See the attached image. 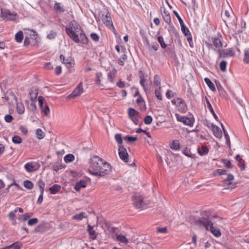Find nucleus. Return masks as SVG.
Wrapping results in <instances>:
<instances>
[{"label":"nucleus","mask_w":249,"mask_h":249,"mask_svg":"<svg viewBox=\"0 0 249 249\" xmlns=\"http://www.w3.org/2000/svg\"><path fill=\"white\" fill-rule=\"evenodd\" d=\"M89 164V172L96 177L108 175L112 171L110 164L97 156L90 159Z\"/></svg>","instance_id":"nucleus-1"},{"label":"nucleus","mask_w":249,"mask_h":249,"mask_svg":"<svg viewBox=\"0 0 249 249\" xmlns=\"http://www.w3.org/2000/svg\"><path fill=\"white\" fill-rule=\"evenodd\" d=\"M66 31L69 37L75 43L80 42L87 44L89 40L86 35L82 31L80 25L75 20H72L69 26L66 28Z\"/></svg>","instance_id":"nucleus-2"},{"label":"nucleus","mask_w":249,"mask_h":249,"mask_svg":"<svg viewBox=\"0 0 249 249\" xmlns=\"http://www.w3.org/2000/svg\"><path fill=\"white\" fill-rule=\"evenodd\" d=\"M210 213L207 211H203L201 213V217L195 221V224L198 226L204 227L208 231H210L215 236L218 237L221 235V232L219 229L214 228L211 218L209 217Z\"/></svg>","instance_id":"nucleus-3"},{"label":"nucleus","mask_w":249,"mask_h":249,"mask_svg":"<svg viewBox=\"0 0 249 249\" xmlns=\"http://www.w3.org/2000/svg\"><path fill=\"white\" fill-rule=\"evenodd\" d=\"M139 77L140 79V84L142 86L144 90L146 91L147 90H149L150 88V84L148 83V79L147 78V76H145L144 74L142 72V71H140L139 72Z\"/></svg>","instance_id":"nucleus-4"},{"label":"nucleus","mask_w":249,"mask_h":249,"mask_svg":"<svg viewBox=\"0 0 249 249\" xmlns=\"http://www.w3.org/2000/svg\"><path fill=\"white\" fill-rule=\"evenodd\" d=\"M128 114L129 118L133 121L135 124L139 123V113L133 108H129L128 109Z\"/></svg>","instance_id":"nucleus-5"},{"label":"nucleus","mask_w":249,"mask_h":249,"mask_svg":"<svg viewBox=\"0 0 249 249\" xmlns=\"http://www.w3.org/2000/svg\"><path fill=\"white\" fill-rule=\"evenodd\" d=\"M178 121L183 123L185 125L189 126H192L195 120L193 118H189L185 116H180L178 114H176Z\"/></svg>","instance_id":"nucleus-6"},{"label":"nucleus","mask_w":249,"mask_h":249,"mask_svg":"<svg viewBox=\"0 0 249 249\" xmlns=\"http://www.w3.org/2000/svg\"><path fill=\"white\" fill-rule=\"evenodd\" d=\"M133 203L135 207L138 209L143 208L146 205V204L144 202L142 197L138 195L134 196Z\"/></svg>","instance_id":"nucleus-7"},{"label":"nucleus","mask_w":249,"mask_h":249,"mask_svg":"<svg viewBox=\"0 0 249 249\" xmlns=\"http://www.w3.org/2000/svg\"><path fill=\"white\" fill-rule=\"evenodd\" d=\"M83 91L82 83H80L72 93L68 96V98L70 99L78 97L83 92Z\"/></svg>","instance_id":"nucleus-8"},{"label":"nucleus","mask_w":249,"mask_h":249,"mask_svg":"<svg viewBox=\"0 0 249 249\" xmlns=\"http://www.w3.org/2000/svg\"><path fill=\"white\" fill-rule=\"evenodd\" d=\"M172 103L176 105V106L178 107V110L180 112H185L186 110V106L181 99L178 98L176 100H172Z\"/></svg>","instance_id":"nucleus-9"},{"label":"nucleus","mask_w":249,"mask_h":249,"mask_svg":"<svg viewBox=\"0 0 249 249\" xmlns=\"http://www.w3.org/2000/svg\"><path fill=\"white\" fill-rule=\"evenodd\" d=\"M119 155L121 159L124 162H127L128 161V154L126 149L123 145H121L119 147Z\"/></svg>","instance_id":"nucleus-10"},{"label":"nucleus","mask_w":249,"mask_h":249,"mask_svg":"<svg viewBox=\"0 0 249 249\" xmlns=\"http://www.w3.org/2000/svg\"><path fill=\"white\" fill-rule=\"evenodd\" d=\"M228 9H226L224 11V15H223V20L224 22L227 24V22L231 23L232 20V15H231L230 12L232 13L231 9L228 5ZM233 15L232 13H231ZM227 26V24H226Z\"/></svg>","instance_id":"nucleus-11"},{"label":"nucleus","mask_w":249,"mask_h":249,"mask_svg":"<svg viewBox=\"0 0 249 249\" xmlns=\"http://www.w3.org/2000/svg\"><path fill=\"white\" fill-rule=\"evenodd\" d=\"M1 15L2 17L6 18L8 20H13L15 19L16 14L11 13L9 10L1 9Z\"/></svg>","instance_id":"nucleus-12"},{"label":"nucleus","mask_w":249,"mask_h":249,"mask_svg":"<svg viewBox=\"0 0 249 249\" xmlns=\"http://www.w3.org/2000/svg\"><path fill=\"white\" fill-rule=\"evenodd\" d=\"M161 12L162 13V15L163 18L164 20L168 24H170L171 23V19L169 14V13L166 11L165 7H161Z\"/></svg>","instance_id":"nucleus-13"},{"label":"nucleus","mask_w":249,"mask_h":249,"mask_svg":"<svg viewBox=\"0 0 249 249\" xmlns=\"http://www.w3.org/2000/svg\"><path fill=\"white\" fill-rule=\"evenodd\" d=\"M102 20L107 26L111 27L113 26L112 19L108 13H107L106 15L102 16Z\"/></svg>","instance_id":"nucleus-14"},{"label":"nucleus","mask_w":249,"mask_h":249,"mask_svg":"<svg viewBox=\"0 0 249 249\" xmlns=\"http://www.w3.org/2000/svg\"><path fill=\"white\" fill-rule=\"evenodd\" d=\"M213 133L215 137L221 138L222 137V132L217 126L212 125Z\"/></svg>","instance_id":"nucleus-15"},{"label":"nucleus","mask_w":249,"mask_h":249,"mask_svg":"<svg viewBox=\"0 0 249 249\" xmlns=\"http://www.w3.org/2000/svg\"><path fill=\"white\" fill-rule=\"evenodd\" d=\"M24 168L28 172H33L37 169L36 165L34 164L32 162H28L26 163L24 165Z\"/></svg>","instance_id":"nucleus-16"},{"label":"nucleus","mask_w":249,"mask_h":249,"mask_svg":"<svg viewBox=\"0 0 249 249\" xmlns=\"http://www.w3.org/2000/svg\"><path fill=\"white\" fill-rule=\"evenodd\" d=\"M29 95L31 100L35 101L38 95L37 89L35 87H32L30 90Z\"/></svg>","instance_id":"nucleus-17"},{"label":"nucleus","mask_w":249,"mask_h":249,"mask_svg":"<svg viewBox=\"0 0 249 249\" xmlns=\"http://www.w3.org/2000/svg\"><path fill=\"white\" fill-rule=\"evenodd\" d=\"M86 182L84 180H81L75 184L74 188L77 191H79L81 189V188H86Z\"/></svg>","instance_id":"nucleus-18"},{"label":"nucleus","mask_w":249,"mask_h":249,"mask_svg":"<svg viewBox=\"0 0 249 249\" xmlns=\"http://www.w3.org/2000/svg\"><path fill=\"white\" fill-rule=\"evenodd\" d=\"M115 240L124 244L128 243V239L125 236L122 234H117Z\"/></svg>","instance_id":"nucleus-19"},{"label":"nucleus","mask_w":249,"mask_h":249,"mask_svg":"<svg viewBox=\"0 0 249 249\" xmlns=\"http://www.w3.org/2000/svg\"><path fill=\"white\" fill-rule=\"evenodd\" d=\"M88 231L91 238L93 240L96 238L95 231L93 230V228L92 226H90V225H88Z\"/></svg>","instance_id":"nucleus-20"},{"label":"nucleus","mask_w":249,"mask_h":249,"mask_svg":"<svg viewBox=\"0 0 249 249\" xmlns=\"http://www.w3.org/2000/svg\"><path fill=\"white\" fill-rule=\"evenodd\" d=\"M61 189V186L58 184H54L49 188V191L52 194H55L57 193Z\"/></svg>","instance_id":"nucleus-21"},{"label":"nucleus","mask_w":249,"mask_h":249,"mask_svg":"<svg viewBox=\"0 0 249 249\" xmlns=\"http://www.w3.org/2000/svg\"><path fill=\"white\" fill-rule=\"evenodd\" d=\"M205 100H206L207 105L208 106V108L210 110V112L212 113V114L213 116V117H214V118L217 120L218 119V117L215 113L210 102H209L208 99L206 97H205Z\"/></svg>","instance_id":"nucleus-22"},{"label":"nucleus","mask_w":249,"mask_h":249,"mask_svg":"<svg viewBox=\"0 0 249 249\" xmlns=\"http://www.w3.org/2000/svg\"><path fill=\"white\" fill-rule=\"evenodd\" d=\"M204 81L211 90L213 91H215L216 90L214 84L209 78H205L204 79Z\"/></svg>","instance_id":"nucleus-23"},{"label":"nucleus","mask_w":249,"mask_h":249,"mask_svg":"<svg viewBox=\"0 0 249 249\" xmlns=\"http://www.w3.org/2000/svg\"><path fill=\"white\" fill-rule=\"evenodd\" d=\"M17 110L18 113L19 114H22L24 112L25 108L22 103H17Z\"/></svg>","instance_id":"nucleus-24"},{"label":"nucleus","mask_w":249,"mask_h":249,"mask_svg":"<svg viewBox=\"0 0 249 249\" xmlns=\"http://www.w3.org/2000/svg\"><path fill=\"white\" fill-rule=\"evenodd\" d=\"M87 215H86L85 213H80L78 214H76L73 215L72 217L73 219H76L77 220H81L83 218L87 217Z\"/></svg>","instance_id":"nucleus-25"},{"label":"nucleus","mask_w":249,"mask_h":249,"mask_svg":"<svg viewBox=\"0 0 249 249\" xmlns=\"http://www.w3.org/2000/svg\"><path fill=\"white\" fill-rule=\"evenodd\" d=\"M170 147L174 150H177L179 148V142L178 140H175L170 143Z\"/></svg>","instance_id":"nucleus-26"},{"label":"nucleus","mask_w":249,"mask_h":249,"mask_svg":"<svg viewBox=\"0 0 249 249\" xmlns=\"http://www.w3.org/2000/svg\"><path fill=\"white\" fill-rule=\"evenodd\" d=\"M23 39V34L22 31H19L15 35V40L17 42L20 43Z\"/></svg>","instance_id":"nucleus-27"},{"label":"nucleus","mask_w":249,"mask_h":249,"mask_svg":"<svg viewBox=\"0 0 249 249\" xmlns=\"http://www.w3.org/2000/svg\"><path fill=\"white\" fill-rule=\"evenodd\" d=\"M182 153L185 156L192 158H194L195 156V154H192L190 151V149L187 147L183 150Z\"/></svg>","instance_id":"nucleus-28"},{"label":"nucleus","mask_w":249,"mask_h":249,"mask_svg":"<svg viewBox=\"0 0 249 249\" xmlns=\"http://www.w3.org/2000/svg\"><path fill=\"white\" fill-rule=\"evenodd\" d=\"M37 185L39 187L41 193H42V194H43L44 191V187L45 185V183L43 181V180L41 179H39L37 182Z\"/></svg>","instance_id":"nucleus-29"},{"label":"nucleus","mask_w":249,"mask_h":249,"mask_svg":"<svg viewBox=\"0 0 249 249\" xmlns=\"http://www.w3.org/2000/svg\"><path fill=\"white\" fill-rule=\"evenodd\" d=\"M74 159L75 157L74 155L71 154H68L64 157V160L66 163L73 161L74 160Z\"/></svg>","instance_id":"nucleus-30"},{"label":"nucleus","mask_w":249,"mask_h":249,"mask_svg":"<svg viewBox=\"0 0 249 249\" xmlns=\"http://www.w3.org/2000/svg\"><path fill=\"white\" fill-rule=\"evenodd\" d=\"M197 150L198 154L201 156H203L205 154H206L207 153H208L209 151L208 148L205 146H202L201 149L198 148Z\"/></svg>","instance_id":"nucleus-31"},{"label":"nucleus","mask_w":249,"mask_h":249,"mask_svg":"<svg viewBox=\"0 0 249 249\" xmlns=\"http://www.w3.org/2000/svg\"><path fill=\"white\" fill-rule=\"evenodd\" d=\"M213 44L216 48L222 47V42L220 38H213Z\"/></svg>","instance_id":"nucleus-32"},{"label":"nucleus","mask_w":249,"mask_h":249,"mask_svg":"<svg viewBox=\"0 0 249 249\" xmlns=\"http://www.w3.org/2000/svg\"><path fill=\"white\" fill-rule=\"evenodd\" d=\"M63 63L65 64L69 69L71 68L74 64L73 61L70 59H65L64 61H63Z\"/></svg>","instance_id":"nucleus-33"},{"label":"nucleus","mask_w":249,"mask_h":249,"mask_svg":"<svg viewBox=\"0 0 249 249\" xmlns=\"http://www.w3.org/2000/svg\"><path fill=\"white\" fill-rule=\"evenodd\" d=\"M243 61L247 64L249 63V48L244 51V58Z\"/></svg>","instance_id":"nucleus-34"},{"label":"nucleus","mask_w":249,"mask_h":249,"mask_svg":"<svg viewBox=\"0 0 249 249\" xmlns=\"http://www.w3.org/2000/svg\"><path fill=\"white\" fill-rule=\"evenodd\" d=\"M182 32L185 34V36H191L190 31L185 26L184 24L183 23L180 24Z\"/></svg>","instance_id":"nucleus-35"},{"label":"nucleus","mask_w":249,"mask_h":249,"mask_svg":"<svg viewBox=\"0 0 249 249\" xmlns=\"http://www.w3.org/2000/svg\"><path fill=\"white\" fill-rule=\"evenodd\" d=\"M155 93L156 97L160 100H162V96L160 93V87L156 88Z\"/></svg>","instance_id":"nucleus-36"},{"label":"nucleus","mask_w":249,"mask_h":249,"mask_svg":"<svg viewBox=\"0 0 249 249\" xmlns=\"http://www.w3.org/2000/svg\"><path fill=\"white\" fill-rule=\"evenodd\" d=\"M24 186L29 190L32 189L34 187L33 183L28 180H26L24 181Z\"/></svg>","instance_id":"nucleus-37"},{"label":"nucleus","mask_w":249,"mask_h":249,"mask_svg":"<svg viewBox=\"0 0 249 249\" xmlns=\"http://www.w3.org/2000/svg\"><path fill=\"white\" fill-rule=\"evenodd\" d=\"M28 108L33 111L35 112L36 110V107L35 103V101H32V102L30 104V105L28 106Z\"/></svg>","instance_id":"nucleus-38"},{"label":"nucleus","mask_w":249,"mask_h":249,"mask_svg":"<svg viewBox=\"0 0 249 249\" xmlns=\"http://www.w3.org/2000/svg\"><path fill=\"white\" fill-rule=\"evenodd\" d=\"M45 227L44 225H39L37 226L35 229V232H43L45 231Z\"/></svg>","instance_id":"nucleus-39"},{"label":"nucleus","mask_w":249,"mask_h":249,"mask_svg":"<svg viewBox=\"0 0 249 249\" xmlns=\"http://www.w3.org/2000/svg\"><path fill=\"white\" fill-rule=\"evenodd\" d=\"M154 84L156 86V88L160 87V79L158 75L154 76Z\"/></svg>","instance_id":"nucleus-40"},{"label":"nucleus","mask_w":249,"mask_h":249,"mask_svg":"<svg viewBox=\"0 0 249 249\" xmlns=\"http://www.w3.org/2000/svg\"><path fill=\"white\" fill-rule=\"evenodd\" d=\"M222 128L223 129V131H224V136L225 137V139L226 140V143L229 146V148H231V143H230V137L228 134V133L225 131L223 125H222Z\"/></svg>","instance_id":"nucleus-41"},{"label":"nucleus","mask_w":249,"mask_h":249,"mask_svg":"<svg viewBox=\"0 0 249 249\" xmlns=\"http://www.w3.org/2000/svg\"><path fill=\"white\" fill-rule=\"evenodd\" d=\"M36 135L37 138L38 139H42L44 137V133L43 132L42 130L40 128H38L36 130Z\"/></svg>","instance_id":"nucleus-42"},{"label":"nucleus","mask_w":249,"mask_h":249,"mask_svg":"<svg viewBox=\"0 0 249 249\" xmlns=\"http://www.w3.org/2000/svg\"><path fill=\"white\" fill-rule=\"evenodd\" d=\"M222 162L225 165V166L229 168H231L233 167V165L231 164V161L227 159L222 160Z\"/></svg>","instance_id":"nucleus-43"},{"label":"nucleus","mask_w":249,"mask_h":249,"mask_svg":"<svg viewBox=\"0 0 249 249\" xmlns=\"http://www.w3.org/2000/svg\"><path fill=\"white\" fill-rule=\"evenodd\" d=\"M12 142L15 144H19L22 142V139L18 136H15L12 138Z\"/></svg>","instance_id":"nucleus-44"},{"label":"nucleus","mask_w":249,"mask_h":249,"mask_svg":"<svg viewBox=\"0 0 249 249\" xmlns=\"http://www.w3.org/2000/svg\"><path fill=\"white\" fill-rule=\"evenodd\" d=\"M227 62L225 60L222 61L220 63V69L222 71H225L226 70Z\"/></svg>","instance_id":"nucleus-45"},{"label":"nucleus","mask_w":249,"mask_h":249,"mask_svg":"<svg viewBox=\"0 0 249 249\" xmlns=\"http://www.w3.org/2000/svg\"><path fill=\"white\" fill-rule=\"evenodd\" d=\"M124 140H127L129 142H133L136 141L138 139L137 137H132V136H126L124 137Z\"/></svg>","instance_id":"nucleus-46"},{"label":"nucleus","mask_w":249,"mask_h":249,"mask_svg":"<svg viewBox=\"0 0 249 249\" xmlns=\"http://www.w3.org/2000/svg\"><path fill=\"white\" fill-rule=\"evenodd\" d=\"M38 104L40 109H42L43 107V103L45 99L43 97L40 96L38 97Z\"/></svg>","instance_id":"nucleus-47"},{"label":"nucleus","mask_w":249,"mask_h":249,"mask_svg":"<svg viewBox=\"0 0 249 249\" xmlns=\"http://www.w3.org/2000/svg\"><path fill=\"white\" fill-rule=\"evenodd\" d=\"M127 59V55L125 54H124L122 55L121 57L119 59L118 64L121 66H124V60H125Z\"/></svg>","instance_id":"nucleus-48"},{"label":"nucleus","mask_w":249,"mask_h":249,"mask_svg":"<svg viewBox=\"0 0 249 249\" xmlns=\"http://www.w3.org/2000/svg\"><path fill=\"white\" fill-rule=\"evenodd\" d=\"M235 159L237 161H238L239 163H241L242 164V170H244L245 169V165L244 164V163H243V162L244 161L241 158V157L239 155H237L236 157H235Z\"/></svg>","instance_id":"nucleus-49"},{"label":"nucleus","mask_w":249,"mask_h":249,"mask_svg":"<svg viewBox=\"0 0 249 249\" xmlns=\"http://www.w3.org/2000/svg\"><path fill=\"white\" fill-rule=\"evenodd\" d=\"M115 139L119 144H122L123 139L122 138V135L120 134H116L115 136Z\"/></svg>","instance_id":"nucleus-50"},{"label":"nucleus","mask_w":249,"mask_h":249,"mask_svg":"<svg viewBox=\"0 0 249 249\" xmlns=\"http://www.w3.org/2000/svg\"><path fill=\"white\" fill-rule=\"evenodd\" d=\"M38 222V219L36 218L30 219L28 220L27 224L29 226H33L36 224Z\"/></svg>","instance_id":"nucleus-51"},{"label":"nucleus","mask_w":249,"mask_h":249,"mask_svg":"<svg viewBox=\"0 0 249 249\" xmlns=\"http://www.w3.org/2000/svg\"><path fill=\"white\" fill-rule=\"evenodd\" d=\"M158 39L160 44L161 47L162 48H165L166 47V45L164 43L163 38L162 36H159Z\"/></svg>","instance_id":"nucleus-52"},{"label":"nucleus","mask_w":249,"mask_h":249,"mask_svg":"<svg viewBox=\"0 0 249 249\" xmlns=\"http://www.w3.org/2000/svg\"><path fill=\"white\" fill-rule=\"evenodd\" d=\"M152 121V118L151 116L147 115L144 119V122L146 124H149L151 123Z\"/></svg>","instance_id":"nucleus-53"},{"label":"nucleus","mask_w":249,"mask_h":249,"mask_svg":"<svg viewBox=\"0 0 249 249\" xmlns=\"http://www.w3.org/2000/svg\"><path fill=\"white\" fill-rule=\"evenodd\" d=\"M54 7L57 12H62L64 11L63 9L61 7L59 3H56Z\"/></svg>","instance_id":"nucleus-54"},{"label":"nucleus","mask_w":249,"mask_h":249,"mask_svg":"<svg viewBox=\"0 0 249 249\" xmlns=\"http://www.w3.org/2000/svg\"><path fill=\"white\" fill-rule=\"evenodd\" d=\"M42 112H44V114L46 116H48L50 113V108L47 105H45V108L43 107L41 109Z\"/></svg>","instance_id":"nucleus-55"},{"label":"nucleus","mask_w":249,"mask_h":249,"mask_svg":"<svg viewBox=\"0 0 249 249\" xmlns=\"http://www.w3.org/2000/svg\"><path fill=\"white\" fill-rule=\"evenodd\" d=\"M11 249H20V245L19 243L16 242L10 245Z\"/></svg>","instance_id":"nucleus-56"},{"label":"nucleus","mask_w":249,"mask_h":249,"mask_svg":"<svg viewBox=\"0 0 249 249\" xmlns=\"http://www.w3.org/2000/svg\"><path fill=\"white\" fill-rule=\"evenodd\" d=\"M18 212V209H16L14 211L11 212L9 213V217L11 220H14V218L16 216V213Z\"/></svg>","instance_id":"nucleus-57"},{"label":"nucleus","mask_w":249,"mask_h":249,"mask_svg":"<svg viewBox=\"0 0 249 249\" xmlns=\"http://www.w3.org/2000/svg\"><path fill=\"white\" fill-rule=\"evenodd\" d=\"M65 167L62 164L60 165H55L53 166V170L56 172H58L60 169L63 168Z\"/></svg>","instance_id":"nucleus-58"},{"label":"nucleus","mask_w":249,"mask_h":249,"mask_svg":"<svg viewBox=\"0 0 249 249\" xmlns=\"http://www.w3.org/2000/svg\"><path fill=\"white\" fill-rule=\"evenodd\" d=\"M13 119V117L12 115L8 114L5 116L4 120L7 123H10Z\"/></svg>","instance_id":"nucleus-59"},{"label":"nucleus","mask_w":249,"mask_h":249,"mask_svg":"<svg viewBox=\"0 0 249 249\" xmlns=\"http://www.w3.org/2000/svg\"><path fill=\"white\" fill-rule=\"evenodd\" d=\"M90 37L92 40H93L95 41H98L99 40V36L98 35L95 33L91 34Z\"/></svg>","instance_id":"nucleus-60"},{"label":"nucleus","mask_w":249,"mask_h":249,"mask_svg":"<svg viewBox=\"0 0 249 249\" xmlns=\"http://www.w3.org/2000/svg\"><path fill=\"white\" fill-rule=\"evenodd\" d=\"M157 231H158V232H160V233H166L167 232V229L166 227H163V228L158 227Z\"/></svg>","instance_id":"nucleus-61"},{"label":"nucleus","mask_w":249,"mask_h":249,"mask_svg":"<svg viewBox=\"0 0 249 249\" xmlns=\"http://www.w3.org/2000/svg\"><path fill=\"white\" fill-rule=\"evenodd\" d=\"M173 13L174 14V15L176 16V17L178 19L180 24H182L183 23V21L182 19H181V17L179 16V15L177 13V12L176 11H174Z\"/></svg>","instance_id":"nucleus-62"},{"label":"nucleus","mask_w":249,"mask_h":249,"mask_svg":"<svg viewBox=\"0 0 249 249\" xmlns=\"http://www.w3.org/2000/svg\"><path fill=\"white\" fill-rule=\"evenodd\" d=\"M117 86H118L120 88H124L125 86V83L124 81H123L120 80L117 83Z\"/></svg>","instance_id":"nucleus-63"},{"label":"nucleus","mask_w":249,"mask_h":249,"mask_svg":"<svg viewBox=\"0 0 249 249\" xmlns=\"http://www.w3.org/2000/svg\"><path fill=\"white\" fill-rule=\"evenodd\" d=\"M62 71L61 67L60 66H57L55 69V73L57 75L59 74Z\"/></svg>","instance_id":"nucleus-64"}]
</instances>
